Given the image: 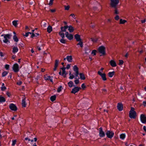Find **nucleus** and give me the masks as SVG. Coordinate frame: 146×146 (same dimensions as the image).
I'll return each instance as SVG.
<instances>
[{"mask_svg": "<svg viewBox=\"0 0 146 146\" xmlns=\"http://www.w3.org/2000/svg\"><path fill=\"white\" fill-rule=\"evenodd\" d=\"M115 73V72L114 71H113L112 72H110L108 73V76L110 77H112L114 75Z\"/></svg>", "mask_w": 146, "mask_h": 146, "instance_id": "nucleus-26", "label": "nucleus"}, {"mask_svg": "<svg viewBox=\"0 0 146 146\" xmlns=\"http://www.w3.org/2000/svg\"><path fill=\"white\" fill-rule=\"evenodd\" d=\"M4 36V40H3V42L8 44V42L10 43L9 39H10L12 36L11 34H2L1 35V36Z\"/></svg>", "mask_w": 146, "mask_h": 146, "instance_id": "nucleus-1", "label": "nucleus"}, {"mask_svg": "<svg viewBox=\"0 0 146 146\" xmlns=\"http://www.w3.org/2000/svg\"><path fill=\"white\" fill-rule=\"evenodd\" d=\"M12 68L14 72L16 73L18 72L19 70V64L16 63H15L13 64Z\"/></svg>", "mask_w": 146, "mask_h": 146, "instance_id": "nucleus-7", "label": "nucleus"}, {"mask_svg": "<svg viewBox=\"0 0 146 146\" xmlns=\"http://www.w3.org/2000/svg\"><path fill=\"white\" fill-rule=\"evenodd\" d=\"M13 38L15 42H18L19 39L16 36V35H15L13 36Z\"/></svg>", "mask_w": 146, "mask_h": 146, "instance_id": "nucleus-29", "label": "nucleus"}, {"mask_svg": "<svg viewBox=\"0 0 146 146\" xmlns=\"http://www.w3.org/2000/svg\"><path fill=\"white\" fill-rule=\"evenodd\" d=\"M67 74V73H65V74H62V76H63V77L64 78H65L66 76V74Z\"/></svg>", "mask_w": 146, "mask_h": 146, "instance_id": "nucleus-60", "label": "nucleus"}, {"mask_svg": "<svg viewBox=\"0 0 146 146\" xmlns=\"http://www.w3.org/2000/svg\"><path fill=\"white\" fill-rule=\"evenodd\" d=\"M66 37L69 40H71L73 38V35L72 34H69L68 32H66Z\"/></svg>", "mask_w": 146, "mask_h": 146, "instance_id": "nucleus-12", "label": "nucleus"}, {"mask_svg": "<svg viewBox=\"0 0 146 146\" xmlns=\"http://www.w3.org/2000/svg\"><path fill=\"white\" fill-rule=\"evenodd\" d=\"M54 0H50L49 3L48 4V5L50 6H51L53 4V1Z\"/></svg>", "mask_w": 146, "mask_h": 146, "instance_id": "nucleus-46", "label": "nucleus"}, {"mask_svg": "<svg viewBox=\"0 0 146 146\" xmlns=\"http://www.w3.org/2000/svg\"><path fill=\"white\" fill-rule=\"evenodd\" d=\"M97 52V50H94L92 52V54L93 56L96 55Z\"/></svg>", "mask_w": 146, "mask_h": 146, "instance_id": "nucleus-37", "label": "nucleus"}, {"mask_svg": "<svg viewBox=\"0 0 146 146\" xmlns=\"http://www.w3.org/2000/svg\"><path fill=\"white\" fill-rule=\"evenodd\" d=\"M80 75V79L82 80H84L86 79V78L84 76V74L82 73H80L79 74Z\"/></svg>", "mask_w": 146, "mask_h": 146, "instance_id": "nucleus-20", "label": "nucleus"}, {"mask_svg": "<svg viewBox=\"0 0 146 146\" xmlns=\"http://www.w3.org/2000/svg\"><path fill=\"white\" fill-rule=\"evenodd\" d=\"M117 108L119 111H121L123 109V105L121 103H119L117 104Z\"/></svg>", "mask_w": 146, "mask_h": 146, "instance_id": "nucleus-11", "label": "nucleus"}, {"mask_svg": "<svg viewBox=\"0 0 146 146\" xmlns=\"http://www.w3.org/2000/svg\"><path fill=\"white\" fill-rule=\"evenodd\" d=\"M25 30H27L28 31H29L30 30V29L28 27V26H26L25 27Z\"/></svg>", "mask_w": 146, "mask_h": 146, "instance_id": "nucleus-54", "label": "nucleus"}, {"mask_svg": "<svg viewBox=\"0 0 146 146\" xmlns=\"http://www.w3.org/2000/svg\"><path fill=\"white\" fill-rule=\"evenodd\" d=\"M70 76L69 77V78L70 79H73V74H71V72L70 73Z\"/></svg>", "mask_w": 146, "mask_h": 146, "instance_id": "nucleus-49", "label": "nucleus"}, {"mask_svg": "<svg viewBox=\"0 0 146 146\" xmlns=\"http://www.w3.org/2000/svg\"><path fill=\"white\" fill-rule=\"evenodd\" d=\"M119 2V0H110V5L112 7L116 8Z\"/></svg>", "mask_w": 146, "mask_h": 146, "instance_id": "nucleus-4", "label": "nucleus"}, {"mask_svg": "<svg viewBox=\"0 0 146 146\" xmlns=\"http://www.w3.org/2000/svg\"><path fill=\"white\" fill-rule=\"evenodd\" d=\"M60 41L62 43L64 44L65 43V40H64V38H62V39H61L60 40Z\"/></svg>", "mask_w": 146, "mask_h": 146, "instance_id": "nucleus-44", "label": "nucleus"}, {"mask_svg": "<svg viewBox=\"0 0 146 146\" xmlns=\"http://www.w3.org/2000/svg\"><path fill=\"white\" fill-rule=\"evenodd\" d=\"M6 94L9 97H10V96L11 94L9 92H7Z\"/></svg>", "mask_w": 146, "mask_h": 146, "instance_id": "nucleus-57", "label": "nucleus"}, {"mask_svg": "<svg viewBox=\"0 0 146 146\" xmlns=\"http://www.w3.org/2000/svg\"><path fill=\"white\" fill-rule=\"evenodd\" d=\"M110 65L112 67H115L117 66V64L115 61L113 60H111L110 62Z\"/></svg>", "mask_w": 146, "mask_h": 146, "instance_id": "nucleus-13", "label": "nucleus"}, {"mask_svg": "<svg viewBox=\"0 0 146 146\" xmlns=\"http://www.w3.org/2000/svg\"><path fill=\"white\" fill-rule=\"evenodd\" d=\"M127 21L125 20H123L122 19H120V20L119 23L120 24H124L126 23Z\"/></svg>", "mask_w": 146, "mask_h": 146, "instance_id": "nucleus-30", "label": "nucleus"}, {"mask_svg": "<svg viewBox=\"0 0 146 146\" xmlns=\"http://www.w3.org/2000/svg\"><path fill=\"white\" fill-rule=\"evenodd\" d=\"M66 60L69 62H71L72 60V57L71 56H67L66 57Z\"/></svg>", "mask_w": 146, "mask_h": 146, "instance_id": "nucleus-21", "label": "nucleus"}, {"mask_svg": "<svg viewBox=\"0 0 146 146\" xmlns=\"http://www.w3.org/2000/svg\"><path fill=\"white\" fill-rule=\"evenodd\" d=\"M10 109L13 111H16L17 110V108L16 106L13 103L9 105Z\"/></svg>", "mask_w": 146, "mask_h": 146, "instance_id": "nucleus-9", "label": "nucleus"}, {"mask_svg": "<svg viewBox=\"0 0 146 146\" xmlns=\"http://www.w3.org/2000/svg\"><path fill=\"white\" fill-rule=\"evenodd\" d=\"M52 30V27L50 25L48 26L47 28V32L49 33H50Z\"/></svg>", "mask_w": 146, "mask_h": 146, "instance_id": "nucleus-23", "label": "nucleus"}, {"mask_svg": "<svg viewBox=\"0 0 146 146\" xmlns=\"http://www.w3.org/2000/svg\"><path fill=\"white\" fill-rule=\"evenodd\" d=\"M140 120L142 123H146V116L145 115L143 114H142L141 115Z\"/></svg>", "mask_w": 146, "mask_h": 146, "instance_id": "nucleus-10", "label": "nucleus"}, {"mask_svg": "<svg viewBox=\"0 0 146 146\" xmlns=\"http://www.w3.org/2000/svg\"><path fill=\"white\" fill-rule=\"evenodd\" d=\"M99 75L100 76L102 80L104 81H106L107 80V78L106 77V75L105 73H103L102 74H99Z\"/></svg>", "mask_w": 146, "mask_h": 146, "instance_id": "nucleus-17", "label": "nucleus"}, {"mask_svg": "<svg viewBox=\"0 0 146 146\" xmlns=\"http://www.w3.org/2000/svg\"><path fill=\"white\" fill-rule=\"evenodd\" d=\"M99 136L101 137H104L105 136V133L103 131L102 128L100 127L99 129Z\"/></svg>", "mask_w": 146, "mask_h": 146, "instance_id": "nucleus-8", "label": "nucleus"}, {"mask_svg": "<svg viewBox=\"0 0 146 146\" xmlns=\"http://www.w3.org/2000/svg\"><path fill=\"white\" fill-rule=\"evenodd\" d=\"M143 105L145 106H146V100L143 102Z\"/></svg>", "mask_w": 146, "mask_h": 146, "instance_id": "nucleus-58", "label": "nucleus"}, {"mask_svg": "<svg viewBox=\"0 0 146 146\" xmlns=\"http://www.w3.org/2000/svg\"><path fill=\"white\" fill-rule=\"evenodd\" d=\"M22 104L23 107H26L25 98H24L23 99L22 102Z\"/></svg>", "mask_w": 146, "mask_h": 146, "instance_id": "nucleus-22", "label": "nucleus"}, {"mask_svg": "<svg viewBox=\"0 0 146 146\" xmlns=\"http://www.w3.org/2000/svg\"><path fill=\"white\" fill-rule=\"evenodd\" d=\"M81 89V88L80 87L75 86L74 88V94L80 90Z\"/></svg>", "mask_w": 146, "mask_h": 146, "instance_id": "nucleus-15", "label": "nucleus"}, {"mask_svg": "<svg viewBox=\"0 0 146 146\" xmlns=\"http://www.w3.org/2000/svg\"><path fill=\"white\" fill-rule=\"evenodd\" d=\"M70 67V65L69 64H68L67 65L66 67V68L67 69H69Z\"/></svg>", "mask_w": 146, "mask_h": 146, "instance_id": "nucleus-56", "label": "nucleus"}, {"mask_svg": "<svg viewBox=\"0 0 146 146\" xmlns=\"http://www.w3.org/2000/svg\"><path fill=\"white\" fill-rule=\"evenodd\" d=\"M0 56L1 57H3L4 56V55L3 53L2 52H0Z\"/></svg>", "mask_w": 146, "mask_h": 146, "instance_id": "nucleus-59", "label": "nucleus"}, {"mask_svg": "<svg viewBox=\"0 0 146 146\" xmlns=\"http://www.w3.org/2000/svg\"><path fill=\"white\" fill-rule=\"evenodd\" d=\"M119 65H122L123 63H124V62L122 60H119Z\"/></svg>", "mask_w": 146, "mask_h": 146, "instance_id": "nucleus-42", "label": "nucleus"}, {"mask_svg": "<svg viewBox=\"0 0 146 146\" xmlns=\"http://www.w3.org/2000/svg\"><path fill=\"white\" fill-rule=\"evenodd\" d=\"M6 100L5 98L3 97L0 96V103L5 102Z\"/></svg>", "mask_w": 146, "mask_h": 146, "instance_id": "nucleus-24", "label": "nucleus"}, {"mask_svg": "<svg viewBox=\"0 0 146 146\" xmlns=\"http://www.w3.org/2000/svg\"><path fill=\"white\" fill-rule=\"evenodd\" d=\"M37 37L36 35H35V34H34V33H32L31 34V38H33L34 37Z\"/></svg>", "mask_w": 146, "mask_h": 146, "instance_id": "nucleus-51", "label": "nucleus"}, {"mask_svg": "<svg viewBox=\"0 0 146 146\" xmlns=\"http://www.w3.org/2000/svg\"><path fill=\"white\" fill-rule=\"evenodd\" d=\"M81 87L83 90H84L86 88V86L84 84H82L81 85Z\"/></svg>", "mask_w": 146, "mask_h": 146, "instance_id": "nucleus-50", "label": "nucleus"}, {"mask_svg": "<svg viewBox=\"0 0 146 146\" xmlns=\"http://www.w3.org/2000/svg\"><path fill=\"white\" fill-rule=\"evenodd\" d=\"M53 77L52 76H48L47 77H44V79L45 80H50V82H52L53 80H52Z\"/></svg>", "mask_w": 146, "mask_h": 146, "instance_id": "nucleus-16", "label": "nucleus"}, {"mask_svg": "<svg viewBox=\"0 0 146 146\" xmlns=\"http://www.w3.org/2000/svg\"><path fill=\"white\" fill-rule=\"evenodd\" d=\"M16 56L15 55H13L12 56V59H15V58H16Z\"/></svg>", "mask_w": 146, "mask_h": 146, "instance_id": "nucleus-61", "label": "nucleus"}, {"mask_svg": "<svg viewBox=\"0 0 146 146\" xmlns=\"http://www.w3.org/2000/svg\"><path fill=\"white\" fill-rule=\"evenodd\" d=\"M91 40L93 42H97L98 40V39L96 38H91Z\"/></svg>", "mask_w": 146, "mask_h": 146, "instance_id": "nucleus-41", "label": "nucleus"}, {"mask_svg": "<svg viewBox=\"0 0 146 146\" xmlns=\"http://www.w3.org/2000/svg\"><path fill=\"white\" fill-rule=\"evenodd\" d=\"M76 79L74 81V82L75 84L77 85L79 83V78H78L77 79L76 78Z\"/></svg>", "mask_w": 146, "mask_h": 146, "instance_id": "nucleus-39", "label": "nucleus"}, {"mask_svg": "<svg viewBox=\"0 0 146 146\" xmlns=\"http://www.w3.org/2000/svg\"><path fill=\"white\" fill-rule=\"evenodd\" d=\"M59 35L62 37V38H64V34L62 33V32H60L59 33Z\"/></svg>", "mask_w": 146, "mask_h": 146, "instance_id": "nucleus-36", "label": "nucleus"}, {"mask_svg": "<svg viewBox=\"0 0 146 146\" xmlns=\"http://www.w3.org/2000/svg\"><path fill=\"white\" fill-rule=\"evenodd\" d=\"M61 69L62 71V73L63 74H64L66 73V71H65V69H66V67H62V68H61Z\"/></svg>", "mask_w": 146, "mask_h": 146, "instance_id": "nucleus-38", "label": "nucleus"}, {"mask_svg": "<svg viewBox=\"0 0 146 146\" xmlns=\"http://www.w3.org/2000/svg\"><path fill=\"white\" fill-rule=\"evenodd\" d=\"M119 17L118 15H117L115 17V19L116 20H118L119 19Z\"/></svg>", "mask_w": 146, "mask_h": 146, "instance_id": "nucleus-52", "label": "nucleus"}, {"mask_svg": "<svg viewBox=\"0 0 146 146\" xmlns=\"http://www.w3.org/2000/svg\"><path fill=\"white\" fill-rule=\"evenodd\" d=\"M50 11L51 12L54 13L56 11V10L55 9H52L50 10Z\"/></svg>", "mask_w": 146, "mask_h": 146, "instance_id": "nucleus-63", "label": "nucleus"}, {"mask_svg": "<svg viewBox=\"0 0 146 146\" xmlns=\"http://www.w3.org/2000/svg\"><path fill=\"white\" fill-rule=\"evenodd\" d=\"M16 142V140H12V145L13 146H14L15 145Z\"/></svg>", "mask_w": 146, "mask_h": 146, "instance_id": "nucleus-45", "label": "nucleus"}, {"mask_svg": "<svg viewBox=\"0 0 146 146\" xmlns=\"http://www.w3.org/2000/svg\"><path fill=\"white\" fill-rule=\"evenodd\" d=\"M126 136V135L125 133H123L120 134V138L122 140H124Z\"/></svg>", "mask_w": 146, "mask_h": 146, "instance_id": "nucleus-25", "label": "nucleus"}, {"mask_svg": "<svg viewBox=\"0 0 146 146\" xmlns=\"http://www.w3.org/2000/svg\"><path fill=\"white\" fill-rule=\"evenodd\" d=\"M37 48L38 49V50L39 51H40L41 50V49L40 46H37Z\"/></svg>", "mask_w": 146, "mask_h": 146, "instance_id": "nucleus-64", "label": "nucleus"}, {"mask_svg": "<svg viewBox=\"0 0 146 146\" xmlns=\"http://www.w3.org/2000/svg\"><path fill=\"white\" fill-rule=\"evenodd\" d=\"M78 70V68L76 65L74 66V74L75 75L74 76V78H76V77L79 74Z\"/></svg>", "mask_w": 146, "mask_h": 146, "instance_id": "nucleus-6", "label": "nucleus"}, {"mask_svg": "<svg viewBox=\"0 0 146 146\" xmlns=\"http://www.w3.org/2000/svg\"><path fill=\"white\" fill-rule=\"evenodd\" d=\"M136 113L134 111V108H131L129 112V116L131 118L135 119L136 118Z\"/></svg>", "mask_w": 146, "mask_h": 146, "instance_id": "nucleus-2", "label": "nucleus"}, {"mask_svg": "<svg viewBox=\"0 0 146 146\" xmlns=\"http://www.w3.org/2000/svg\"><path fill=\"white\" fill-rule=\"evenodd\" d=\"M68 84L69 88H72L73 87V82L72 81H70Z\"/></svg>", "mask_w": 146, "mask_h": 146, "instance_id": "nucleus-28", "label": "nucleus"}, {"mask_svg": "<svg viewBox=\"0 0 146 146\" xmlns=\"http://www.w3.org/2000/svg\"><path fill=\"white\" fill-rule=\"evenodd\" d=\"M79 42L77 43V45H80V47L81 48H82L83 46V42L82 41L80 40V41H78Z\"/></svg>", "mask_w": 146, "mask_h": 146, "instance_id": "nucleus-31", "label": "nucleus"}, {"mask_svg": "<svg viewBox=\"0 0 146 146\" xmlns=\"http://www.w3.org/2000/svg\"><path fill=\"white\" fill-rule=\"evenodd\" d=\"M9 64H6L5 65V68L6 70H9Z\"/></svg>", "mask_w": 146, "mask_h": 146, "instance_id": "nucleus-43", "label": "nucleus"}, {"mask_svg": "<svg viewBox=\"0 0 146 146\" xmlns=\"http://www.w3.org/2000/svg\"><path fill=\"white\" fill-rule=\"evenodd\" d=\"M62 88H63L62 86H60L58 87L57 90V92H60L62 90Z\"/></svg>", "mask_w": 146, "mask_h": 146, "instance_id": "nucleus-40", "label": "nucleus"}, {"mask_svg": "<svg viewBox=\"0 0 146 146\" xmlns=\"http://www.w3.org/2000/svg\"><path fill=\"white\" fill-rule=\"evenodd\" d=\"M22 82L21 81L19 80L17 83V84L18 85L20 86L22 84Z\"/></svg>", "mask_w": 146, "mask_h": 146, "instance_id": "nucleus-48", "label": "nucleus"}, {"mask_svg": "<svg viewBox=\"0 0 146 146\" xmlns=\"http://www.w3.org/2000/svg\"><path fill=\"white\" fill-rule=\"evenodd\" d=\"M74 36L77 42L79 41L82 40L80 38V35H79L78 34H76L74 35Z\"/></svg>", "mask_w": 146, "mask_h": 146, "instance_id": "nucleus-14", "label": "nucleus"}, {"mask_svg": "<svg viewBox=\"0 0 146 146\" xmlns=\"http://www.w3.org/2000/svg\"><path fill=\"white\" fill-rule=\"evenodd\" d=\"M59 60H56L55 61L54 67H57L58 65Z\"/></svg>", "mask_w": 146, "mask_h": 146, "instance_id": "nucleus-35", "label": "nucleus"}, {"mask_svg": "<svg viewBox=\"0 0 146 146\" xmlns=\"http://www.w3.org/2000/svg\"><path fill=\"white\" fill-rule=\"evenodd\" d=\"M69 6H65V9L66 10H69Z\"/></svg>", "mask_w": 146, "mask_h": 146, "instance_id": "nucleus-53", "label": "nucleus"}, {"mask_svg": "<svg viewBox=\"0 0 146 146\" xmlns=\"http://www.w3.org/2000/svg\"><path fill=\"white\" fill-rule=\"evenodd\" d=\"M18 50L19 49L17 47H14L13 48L12 52L13 54H15L18 52Z\"/></svg>", "mask_w": 146, "mask_h": 146, "instance_id": "nucleus-19", "label": "nucleus"}, {"mask_svg": "<svg viewBox=\"0 0 146 146\" xmlns=\"http://www.w3.org/2000/svg\"><path fill=\"white\" fill-rule=\"evenodd\" d=\"M68 26L67 25L65 26L64 27H61V32H66V29L68 28Z\"/></svg>", "mask_w": 146, "mask_h": 146, "instance_id": "nucleus-18", "label": "nucleus"}, {"mask_svg": "<svg viewBox=\"0 0 146 146\" xmlns=\"http://www.w3.org/2000/svg\"><path fill=\"white\" fill-rule=\"evenodd\" d=\"M102 72L103 71L101 70H100L98 72V73L99 75V74H102L103 73H102Z\"/></svg>", "mask_w": 146, "mask_h": 146, "instance_id": "nucleus-55", "label": "nucleus"}, {"mask_svg": "<svg viewBox=\"0 0 146 146\" xmlns=\"http://www.w3.org/2000/svg\"><path fill=\"white\" fill-rule=\"evenodd\" d=\"M6 87L5 86L1 87V90L2 91H4L6 89Z\"/></svg>", "mask_w": 146, "mask_h": 146, "instance_id": "nucleus-47", "label": "nucleus"}, {"mask_svg": "<svg viewBox=\"0 0 146 146\" xmlns=\"http://www.w3.org/2000/svg\"><path fill=\"white\" fill-rule=\"evenodd\" d=\"M114 133L111 130H107L106 133L107 137L111 139L114 135Z\"/></svg>", "mask_w": 146, "mask_h": 146, "instance_id": "nucleus-5", "label": "nucleus"}, {"mask_svg": "<svg viewBox=\"0 0 146 146\" xmlns=\"http://www.w3.org/2000/svg\"><path fill=\"white\" fill-rule=\"evenodd\" d=\"M8 74V72L4 71L3 72L2 74V76L3 77L5 76Z\"/></svg>", "mask_w": 146, "mask_h": 146, "instance_id": "nucleus-34", "label": "nucleus"}, {"mask_svg": "<svg viewBox=\"0 0 146 146\" xmlns=\"http://www.w3.org/2000/svg\"><path fill=\"white\" fill-rule=\"evenodd\" d=\"M56 96L55 95H54L53 96H52L50 98V100L52 102H54V101H55L56 99Z\"/></svg>", "mask_w": 146, "mask_h": 146, "instance_id": "nucleus-27", "label": "nucleus"}, {"mask_svg": "<svg viewBox=\"0 0 146 146\" xmlns=\"http://www.w3.org/2000/svg\"><path fill=\"white\" fill-rule=\"evenodd\" d=\"M18 21L17 20H14L12 22V23L13 25L15 27H17L18 25L17 22Z\"/></svg>", "mask_w": 146, "mask_h": 146, "instance_id": "nucleus-32", "label": "nucleus"}, {"mask_svg": "<svg viewBox=\"0 0 146 146\" xmlns=\"http://www.w3.org/2000/svg\"><path fill=\"white\" fill-rule=\"evenodd\" d=\"M115 14H118L119 12L117 9H115Z\"/></svg>", "mask_w": 146, "mask_h": 146, "instance_id": "nucleus-62", "label": "nucleus"}, {"mask_svg": "<svg viewBox=\"0 0 146 146\" xmlns=\"http://www.w3.org/2000/svg\"><path fill=\"white\" fill-rule=\"evenodd\" d=\"M98 50L99 52L101 54L100 56H104L106 54L105 52V48L103 46H100Z\"/></svg>", "mask_w": 146, "mask_h": 146, "instance_id": "nucleus-3", "label": "nucleus"}, {"mask_svg": "<svg viewBox=\"0 0 146 146\" xmlns=\"http://www.w3.org/2000/svg\"><path fill=\"white\" fill-rule=\"evenodd\" d=\"M68 30L70 32H73V27L71 26L70 25L69 26H68Z\"/></svg>", "mask_w": 146, "mask_h": 146, "instance_id": "nucleus-33", "label": "nucleus"}]
</instances>
